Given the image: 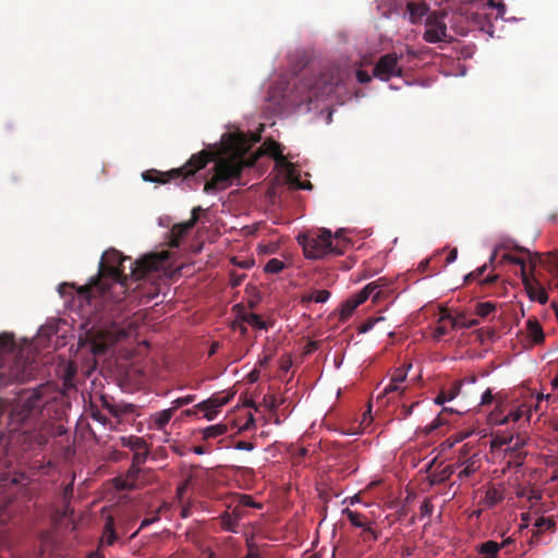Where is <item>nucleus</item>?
<instances>
[{"instance_id":"1","label":"nucleus","mask_w":558,"mask_h":558,"mask_svg":"<svg viewBox=\"0 0 558 558\" xmlns=\"http://www.w3.org/2000/svg\"><path fill=\"white\" fill-rule=\"evenodd\" d=\"M57 407L45 385L20 390L10 405V442L27 451L43 448L51 436L62 435L63 426L53 422L61 414Z\"/></svg>"},{"instance_id":"2","label":"nucleus","mask_w":558,"mask_h":558,"mask_svg":"<svg viewBox=\"0 0 558 558\" xmlns=\"http://www.w3.org/2000/svg\"><path fill=\"white\" fill-rule=\"evenodd\" d=\"M130 258H123L118 251H107L99 262L98 275L88 284L77 289V298L81 302L92 304L97 298L111 299V289L119 288L124 293L129 281L136 283L134 289L140 287V258L131 263L130 276L124 274V263Z\"/></svg>"},{"instance_id":"3","label":"nucleus","mask_w":558,"mask_h":558,"mask_svg":"<svg viewBox=\"0 0 558 558\" xmlns=\"http://www.w3.org/2000/svg\"><path fill=\"white\" fill-rule=\"evenodd\" d=\"M37 369L35 360L31 359L15 344L12 333L0 335V383H24L31 379Z\"/></svg>"},{"instance_id":"4","label":"nucleus","mask_w":558,"mask_h":558,"mask_svg":"<svg viewBox=\"0 0 558 558\" xmlns=\"http://www.w3.org/2000/svg\"><path fill=\"white\" fill-rule=\"evenodd\" d=\"M214 157V153L202 150L192 155L182 167L173 168L165 172L155 169L146 170L142 172V180L161 184L177 180H180L182 183L189 182L190 179H192L197 171L204 169Z\"/></svg>"},{"instance_id":"5","label":"nucleus","mask_w":558,"mask_h":558,"mask_svg":"<svg viewBox=\"0 0 558 558\" xmlns=\"http://www.w3.org/2000/svg\"><path fill=\"white\" fill-rule=\"evenodd\" d=\"M243 169L244 162L239 158L219 159L215 163L213 177L205 182L204 192L214 194L228 189L233 181L240 180Z\"/></svg>"},{"instance_id":"6","label":"nucleus","mask_w":558,"mask_h":558,"mask_svg":"<svg viewBox=\"0 0 558 558\" xmlns=\"http://www.w3.org/2000/svg\"><path fill=\"white\" fill-rule=\"evenodd\" d=\"M298 242L303 247L305 257L310 259L324 258L328 254H343V250L338 244L333 245L332 234L326 229L317 234H300Z\"/></svg>"},{"instance_id":"7","label":"nucleus","mask_w":558,"mask_h":558,"mask_svg":"<svg viewBox=\"0 0 558 558\" xmlns=\"http://www.w3.org/2000/svg\"><path fill=\"white\" fill-rule=\"evenodd\" d=\"M122 445L130 447L133 451V462L125 476H118L114 478V486L118 490H125L135 488L137 477L140 474V438L137 437H122Z\"/></svg>"},{"instance_id":"8","label":"nucleus","mask_w":558,"mask_h":558,"mask_svg":"<svg viewBox=\"0 0 558 558\" xmlns=\"http://www.w3.org/2000/svg\"><path fill=\"white\" fill-rule=\"evenodd\" d=\"M402 54L388 52L381 56L374 65L373 76L387 82L392 77H401L403 75V66L400 64Z\"/></svg>"},{"instance_id":"9","label":"nucleus","mask_w":558,"mask_h":558,"mask_svg":"<svg viewBox=\"0 0 558 558\" xmlns=\"http://www.w3.org/2000/svg\"><path fill=\"white\" fill-rule=\"evenodd\" d=\"M447 15V12L444 10L433 11L427 14L425 20V32L423 34V39L425 41L436 44L447 40V25L445 22Z\"/></svg>"},{"instance_id":"10","label":"nucleus","mask_w":558,"mask_h":558,"mask_svg":"<svg viewBox=\"0 0 558 558\" xmlns=\"http://www.w3.org/2000/svg\"><path fill=\"white\" fill-rule=\"evenodd\" d=\"M203 211L201 206L194 207L191 213V218L187 221L175 223L170 230L168 244L170 247H179L181 240L187 234V232L194 228L197 223L199 216Z\"/></svg>"},{"instance_id":"11","label":"nucleus","mask_w":558,"mask_h":558,"mask_svg":"<svg viewBox=\"0 0 558 558\" xmlns=\"http://www.w3.org/2000/svg\"><path fill=\"white\" fill-rule=\"evenodd\" d=\"M170 256L171 254L167 250L142 255V282L145 279L146 272L165 269L167 267L168 260L170 259Z\"/></svg>"},{"instance_id":"12","label":"nucleus","mask_w":558,"mask_h":558,"mask_svg":"<svg viewBox=\"0 0 558 558\" xmlns=\"http://www.w3.org/2000/svg\"><path fill=\"white\" fill-rule=\"evenodd\" d=\"M229 400V397L213 396L209 399L196 404V409H198V411L205 412V417L208 421H213L216 417L218 410L227 404Z\"/></svg>"},{"instance_id":"13","label":"nucleus","mask_w":558,"mask_h":558,"mask_svg":"<svg viewBox=\"0 0 558 558\" xmlns=\"http://www.w3.org/2000/svg\"><path fill=\"white\" fill-rule=\"evenodd\" d=\"M265 144L267 145L268 153L274 157L276 162L279 166H281V167L286 168L287 170L291 171L293 166L284 157V155L282 153L281 145L279 143L275 142V141H270V142L265 143Z\"/></svg>"},{"instance_id":"14","label":"nucleus","mask_w":558,"mask_h":558,"mask_svg":"<svg viewBox=\"0 0 558 558\" xmlns=\"http://www.w3.org/2000/svg\"><path fill=\"white\" fill-rule=\"evenodd\" d=\"M407 9L409 21L412 24L420 23L422 17L428 13V7L424 2H409Z\"/></svg>"},{"instance_id":"15","label":"nucleus","mask_w":558,"mask_h":558,"mask_svg":"<svg viewBox=\"0 0 558 558\" xmlns=\"http://www.w3.org/2000/svg\"><path fill=\"white\" fill-rule=\"evenodd\" d=\"M526 331L529 337L535 344H539L544 341L545 335L543 328L535 317H530L526 322Z\"/></svg>"},{"instance_id":"16","label":"nucleus","mask_w":558,"mask_h":558,"mask_svg":"<svg viewBox=\"0 0 558 558\" xmlns=\"http://www.w3.org/2000/svg\"><path fill=\"white\" fill-rule=\"evenodd\" d=\"M445 320H449L453 329L458 327L459 318H453L451 314H449L447 311H444L440 318L438 319V325L434 330V338L437 340L448 333L447 327L442 324Z\"/></svg>"},{"instance_id":"17","label":"nucleus","mask_w":558,"mask_h":558,"mask_svg":"<svg viewBox=\"0 0 558 558\" xmlns=\"http://www.w3.org/2000/svg\"><path fill=\"white\" fill-rule=\"evenodd\" d=\"M460 390L461 383L454 381L449 389L440 391V393L435 398V403L441 405L447 401L453 400L460 393Z\"/></svg>"},{"instance_id":"18","label":"nucleus","mask_w":558,"mask_h":558,"mask_svg":"<svg viewBox=\"0 0 558 558\" xmlns=\"http://www.w3.org/2000/svg\"><path fill=\"white\" fill-rule=\"evenodd\" d=\"M530 298L545 304L548 301L547 292L530 278V288L525 287Z\"/></svg>"},{"instance_id":"19","label":"nucleus","mask_w":558,"mask_h":558,"mask_svg":"<svg viewBox=\"0 0 558 558\" xmlns=\"http://www.w3.org/2000/svg\"><path fill=\"white\" fill-rule=\"evenodd\" d=\"M379 287V282H369L366 284L359 293H356L351 299L354 301L355 305H360L364 303L368 298H374V292Z\"/></svg>"},{"instance_id":"20","label":"nucleus","mask_w":558,"mask_h":558,"mask_svg":"<svg viewBox=\"0 0 558 558\" xmlns=\"http://www.w3.org/2000/svg\"><path fill=\"white\" fill-rule=\"evenodd\" d=\"M343 514L348 518L350 523L355 527L364 529L369 523L363 513L353 511L349 508H345L343 510Z\"/></svg>"},{"instance_id":"21","label":"nucleus","mask_w":558,"mask_h":558,"mask_svg":"<svg viewBox=\"0 0 558 558\" xmlns=\"http://www.w3.org/2000/svg\"><path fill=\"white\" fill-rule=\"evenodd\" d=\"M502 260H506L511 264L520 265L522 282H523L524 287L530 288V277L526 274V265H525L524 259L521 257H518V256L510 255V254H505L502 256Z\"/></svg>"},{"instance_id":"22","label":"nucleus","mask_w":558,"mask_h":558,"mask_svg":"<svg viewBox=\"0 0 558 558\" xmlns=\"http://www.w3.org/2000/svg\"><path fill=\"white\" fill-rule=\"evenodd\" d=\"M454 470L452 465H447L440 471H436L430 474L429 482L432 485L445 483L453 474Z\"/></svg>"},{"instance_id":"23","label":"nucleus","mask_w":558,"mask_h":558,"mask_svg":"<svg viewBox=\"0 0 558 558\" xmlns=\"http://www.w3.org/2000/svg\"><path fill=\"white\" fill-rule=\"evenodd\" d=\"M241 320L257 329H267V325L258 314L245 312L241 315Z\"/></svg>"},{"instance_id":"24","label":"nucleus","mask_w":558,"mask_h":558,"mask_svg":"<svg viewBox=\"0 0 558 558\" xmlns=\"http://www.w3.org/2000/svg\"><path fill=\"white\" fill-rule=\"evenodd\" d=\"M500 549L499 543L495 541H487L480 546V554L485 558H497V554Z\"/></svg>"},{"instance_id":"25","label":"nucleus","mask_w":558,"mask_h":558,"mask_svg":"<svg viewBox=\"0 0 558 558\" xmlns=\"http://www.w3.org/2000/svg\"><path fill=\"white\" fill-rule=\"evenodd\" d=\"M174 410L172 408L162 410L153 415V422L157 428H163L173 415Z\"/></svg>"},{"instance_id":"26","label":"nucleus","mask_w":558,"mask_h":558,"mask_svg":"<svg viewBox=\"0 0 558 558\" xmlns=\"http://www.w3.org/2000/svg\"><path fill=\"white\" fill-rule=\"evenodd\" d=\"M330 298V292L327 290H315L311 292L307 295L302 296V303H310V302H316V303H325Z\"/></svg>"},{"instance_id":"27","label":"nucleus","mask_w":558,"mask_h":558,"mask_svg":"<svg viewBox=\"0 0 558 558\" xmlns=\"http://www.w3.org/2000/svg\"><path fill=\"white\" fill-rule=\"evenodd\" d=\"M117 541V534L113 529L112 521H108L105 525L102 536L100 538V546H111Z\"/></svg>"},{"instance_id":"28","label":"nucleus","mask_w":558,"mask_h":558,"mask_svg":"<svg viewBox=\"0 0 558 558\" xmlns=\"http://www.w3.org/2000/svg\"><path fill=\"white\" fill-rule=\"evenodd\" d=\"M555 525V522L553 519L550 518H545V517H541L538 518L535 523H534V527L536 530H533V535H532V539L534 537H537L539 535L541 532L543 531H547V530H550L553 529Z\"/></svg>"},{"instance_id":"29","label":"nucleus","mask_w":558,"mask_h":558,"mask_svg":"<svg viewBox=\"0 0 558 558\" xmlns=\"http://www.w3.org/2000/svg\"><path fill=\"white\" fill-rule=\"evenodd\" d=\"M227 430H228V427L225 424L211 425V426L206 427L203 430V438L204 439L216 438L218 436L225 435L227 433Z\"/></svg>"},{"instance_id":"30","label":"nucleus","mask_w":558,"mask_h":558,"mask_svg":"<svg viewBox=\"0 0 558 558\" xmlns=\"http://www.w3.org/2000/svg\"><path fill=\"white\" fill-rule=\"evenodd\" d=\"M529 437L525 434H517L513 436V441L509 447L506 448V452L523 451L522 449L526 446Z\"/></svg>"},{"instance_id":"31","label":"nucleus","mask_w":558,"mask_h":558,"mask_svg":"<svg viewBox=\"0 0 558 558\" xmlns=\"http://www.w3.org/2000/svg\"><path fill=\"white\" fill-rule=\"evenodd\" d=\"M374 282H379V287L374 292V301L377 302L389 296L390 290L388 289V280L386 278H379Z\"/></svg>"},{"instance_id":"32","label":"nucleus","mask_w":558,"mask_h":558,"mask_svg":"<svg viewBox=\"0 0 558 558\" xmlns=\"http://www.w3.org/2000/svg\"><path fill=\"white\" fill-rule=\"evenodd\" d=\"M502 500V495L495 487H489L485 493V504L492 508Z\"/></svg>"},{"instance_id":"33","label":"nucleus","mask_w":558,"mask_h":558,"mask_svg":"<svg viewBox=\"0 0 558 558\" xmlns=\"http://www.w3.org/2000/svg\"><path fill=\"white\" fill-rule=\"evenodd\" d=\"M221 526L223 530L229 532H236L238 527V518L233 517L231 513L225 512L221 515Z\"/></svg>"},{"instance_id":"34","label":"nucleus","mask_w":558,"mask_h":558,"mask_svg":"<svg viewBox=\"0 0 558 558\" xmlns=\"http://www.w3.org/2000/svg\"><path fill=\"white\" fill-rule=\"evenodd\" d=\"M324 84L323 87H318L320 90H316L315 88H312L311 93L313 94V97H318L320 94L330 93L332 90V81L327 80L325 75H322L317 80V84Z\"/></svg>"},{"instance_id":"35","label":"nucleus","mask_w":558,"mask_h":558,"mask_svg":"<svg viewBox=\"0 0 558 558\" xmlns=\"http://www.w3.org/2000/svg\"><path fill=\"white\" fill-rule=\"evenodd\" d=\"M284 267L286 264L282 260L278 258H271L265 265L264 270L267 274H279L284 269Z\"/></svg>"},{"instance_id":"36","label":"nucleus","mask_w":558,"mask_h":558,"mask_svg":"<svg viewBox=\"0 0 558 558\" xmlns=\"http://www.w3.org/2000/svg\"><path fill=\"white\" fill-rule=\"evenodd\" d=\"M380 533L376 530H374L371 524L368 523L364 529H362L361 537L363 542L371 543L375 542L379 538Z\"/></svg>"},{"instance_id":"37","label":"nucleus","mask_w":558,"mask_h":558,"mask_svg":"<svg viewBox=\"0 0 558 558\" xmlns=\"http://www.w3.org/2000/svg\"><path fill=\"white\" fill-rule=\"evenodd\" d=\"M356 307H357V305H355V303L352 299L347 300L341 306V311H340L341 320H347L349 317H351V315L353 314V312L355 311Z\"/></svg>"},{"instance_id":"38","label":"nucleus","mask_w":558,"mask_h":558,"mask_svg":"<svg viewBox=\"0 0 558 558\" xmlns=\"http://www.w3.org/2000/svg\"><path fill=\"white\" fill-rule=\"evenodd\" d=\"M462 464H465V466L459 473L460 478L469 477L470 475L475 473L478 468L476 464V461L473 459H468V460L463 461Z\"/></svg>"},{"instance_id":"39","label":"nucleus","mask_w":558,"mask_h":558,"mask_svg":"<svg viewBox=\"0 0 558 558\" xmlns=\"http://www.w3.org/2000/svg\"><path fill=\"white\" fill-rule=\"evenodd\" d=\"M445 413H453L451 408H444L440 414L427 426V432L430 433L437 429L439 426L446 424V420L442 417Z\"/></svg>"},{"instance_id":"40","label":"nucleus","mask_w":558,"mask_h":558,"mask_svg":"<svg viewBox=\"0 0 558 558\" xmlns=\"http://www.w3.org/2000/svg\"><path fill=\"white\" fill-rule=\"evenodd\" d=\"M162 510H168V508L166 507V505L163 502H159L156 506V509L153 511L154 514L151 517H145L142 519V522H141L142 529H144L145 526L157 521L158 520L157 513L161 512Z\"/></svg>"},{"instance_id":"41","label":"nucleus","mask_w":558,"mask_h":558,"mask_svg":"<svg viewBox=\"0 0 558 558\" xmlns=\"http://www.w3.org/2000/svg\"><path fill=\"white\" fill-rule=\"evenodd\" d=\"M495 304L490 302L478 303L475 308V313L481 317H486L495 311Z\"/></svg>"},{"instance_id":"42","label":"nucleus","mask_w":558,"mask_h":558,"mask_svg":"<svg viewBox=\"0 0 558 558\" xmlns=\"http://www.w3.org/2000/svg\"><path fill=\"white\" fill-rule=\"evenodd\" d=\"M385 318L383 316L369 317L368 319H366L363 324H361L357 327V331L360 333H365V332L369 331L375 326V324H377L378 322H381Z\"/></svg>"},{"instance_id":"43","label":"nucleus","mask_w":558,"mask_h":558,"mask_svg":"<svg viewBox=\"0 0 558 558\" xmlns=\"http://www.w3.org/2000/svg\"><path fill=\"white\" fill-rule=\"evenodd\" d=\"M509 457V463L515 466H521L524 463V459L526 457L525 451H517V452H506Z\"/></svg>"},{"instance_id":"44","label":"nucleus","mask_w":558,"mask_h":558,"mask_svg":"<svg viewBox=\"0 0 558 558\" xmlns=\"http://www.w3.org/2000/svg\"><path fill=\"white\" fill-rule=\"evenodd\" d=\"M512 441H513V435H507V434L496 435L493 440V446L494 447H501V446L509 447V445H511Z\"/></svg>"},{"instance_id":"45","label":"nucleus","mask_w":558,"mask_h":558,"mask_svg":"<svg viewBox=\"0 0 558 558\" xmlns=\"http://www.w3.org/2000/svg\"><path fill=\"white\" fill-rule=\"evenodd\" d=\"M409 368H411V364L408 366L407 369L403 367L397 368L392 374L391 379L398 384L403 383L407 379Z\"/></svg>"},{"instance_id":"46","label":"nucleus","mask_w":558,"mask_h":558,"mask_svg":"<svg viewBox=\"0 0 558 558\" xmlns=\"http://www.w3.org/2000/svg\"><path fill=\"white\" fill-rule=\"evenodd\" d=\"M195 400V396L194 395H189V396H185V397H181V398H178L173 401V407L172 409L175 411L177 409L183 407V405H187L190 403H192L193 401Z\"/></svg>"},{"instance_id":"47","label":"nucleus","mask_w":558,"mask_h":558,"mask_svg":"<svg viewBox=\"0 0 558 558\" xmlns=\"http://www.w3.org/2000/svg\"><path fill=\"white\" fill-rule=\"evenodd\" d=\"M486 269H487V264H484L483 266L478 267L474 271L468 274L465 276V281L478 280L483 276V274L485 272Z\"/></svg>"},{"instance_id":"48","label":"nucleus","mask_w":558,"mask_h":558,"mask_svg":"<svg viewBox=\"0 0 558 558\" xmlns=\"http://www.w3.org/2000/svg\"><path fill=\"white\" fill-rule=\"evenodd\" d=\"M245 274H239L236 271H230V284L232 288L239 287L245 279Z\"/></svg>"},{"instance_id":"49","label":"nucleus","mask_w":558,"mask_h":558,"mask_svg":"<svg viewBox=\"0 0 558 558\" xmlns=\"http://www.w3.org/2000/svg\"><path fill=\"white\" fill-rule=\"evenodd\" d=\"M231 263L236 266V267H240L242 269H250L251 267L254 266V260L253 259H239L238 257H232L231 258Z\"/></svg>"},{"instance_id":"50","label":"nucleus","mask_w":558,"mask_h":558,"mask_svg":"<svg viewBox=\"0 0 558 558\" xmlns=\"http://www.w3.org/2000/svg\"><path fill=\"white\" fill-rule=\"evenodd\" d=\"M523 413H524V412H523V410L519 409V410H517V411H514V412H512V413L508 414L507 416H505V417L500 421V423H501V424H506V423H508V422H510V421H512V422H518V421L522 417Z\"/></svg>"},{"instance_id":"51","label":"nucleus","mask_w":558,"mask_h":558,"mask_svg":"<svg viewBox=\"0 0 558 558\" xmlns=\"http://www.w3.org/2000/svg\"><path fill=\"white\" fill-rule=\"evenodd\" d=\"M433 509H434V506L433 504L430 502L429 499H425L421 507H420V511H421V515L424 517V515H430L433 513Z\"/></svg>"},{"instance_id":"52","label":"nucleus","mask_w":558,"mask_h":558,"mask_svg":"<svg viewBox=\"0 0 558 558\" xmlns=\"http://www.w3.org/2000/svg\"><path fill=\"white\" fill-rule=\"evenodd\" d=\"M397 391L403 392V391H404V388H401V387H400V384L395 383L392 379H390V383H389V385L384 389L383 395H389V393H391V392H397Z\"/></svg>"},{"instance_id":"53","label":"nucleus","mask_w":558,"mask_h":558,"mask_svg":"<svg viewBox=\"0 0 558 558\" xmlns=\"http://www.w3.org/2000/svg\"><path fill=\"white\" fill-rule=\"evenodd\" d=\"M356 78L361 84L371 82V75L364 70L356 71Z\"/></svg>"},{"instance_id":"54","label":"nucleus","mask_w":558,"mask_h":558,"mask_svg":"<svg viewBox=\"0 0 558 558\" xmlns=\"http://www.w3.org/2000/svg\"><path fill=\"white\" fill-rule=\"evenodd\" d=\"M493 393H492V390L490 389H486L483 395H482V400H481V404L482 405H487L489 403H492L493 401Z\"/></svg>"},{"instance_id":"55","label":"nucleus","mask_w":558,"mask_h":558,"mask_svg":"<svg viewBox=\"0 0 558 558\" xmlns=\"http://www.w3.org/2000/svg\"><path fill=\"white\" fill-rule=\"evenodd\" d=\"M235 448L239 449V450H246V451H251L254 449V445L250 441H244V440H241V441H238L235 444Z\"/></svg>"},{"instance_id":"56","label":"nucleus","mask_w":558,"mask_h":558,"mask_svg":"<svg viewBox=\"0 0 558 558\" xmlns=\"http://www.w3.org/2000/svg\"><path fill=\"white\" fill-rule=\"evenodd\" d=\"M247 546H248V551L244 558H260L257 548L253 544L247 543Z\"/></svg>"},{"instance_id":"57","label":"nucleus","mask_w":558,"mask_h":558,"mask_svg":"<svg viewBox=\"0 0 558 558\" xmlns=\"http://www.w3.org/2000/svg\"><path fill=\"white\" fill-rule=\"evenodd\" d=\"M497 0H488L490 7L497 8L498 13L502 15L506 11V5L502 2H496Z\"/></svg>"},{"instance_id":"58","label":"nucleus","mask_w":558,"mask_h":558,"mask_svg":"<svg viewBox=\"0 0 558 558\" xmlns=\"http://www.w3.org/2000/svg\"><path fill=\"white\" fill-rule=\"evenodd\" d=\"M73 495V483H70L68 485L64 486L63 488V492H62V496H63V499H70Z\"/></svg>"},{"instance_id":"59","label":"nucleus","mask_w":558,"mask_h":558,"mask_svg":"<svg viewBox=\"0 0 558 558\" xmlns=\"http://www.w3.org/2000/svg\"><path fill=\"white\" fill-rule=\"evenodd\" d=\"M92 417L102 424H106L107 422V417L100 412V410L93 411Z\"/></svg>"},{"instance_id":"60","label":"nucleus","mask_w":558,"mask_h":558,"mask_svg":"<svg viewBox=\"0 0 558 558\" xmlns=\"http://www.w3.org/2000/svg\"><path fill=\"white\" fill-rule=\"evenodd\" d=\"M430 259L426 258L420 262L416 271L424 274L429 267Z\"/></svg>"},{"instance_id":"61","label":"nucleus","mask_w":558,"mask_h":558,"mask_svg":"<svg viewBox=\"0 0 558 558\" xmlns=\"http://www.w3.org/2000/svg\"><path fill=\"white\" fill-rule=\"evenodd\" d=\"M76 369H73L71 366L68 367V369H64V379L65 381H71L72 378L75 376Z\"/></svg>"},{"instance_id":"62","label":"nucleus","mask_w":558,"mask_h":558,"mask_svg":"<svg viewBox=\"0 0 558 558\" xmlns=\"http://www.w3.org/2000/svg\"><path fill=\"white\" fill-rule=\"evenodd\" d=\"M457 257H458V250L457 248H452L449 252V254H448V256L446 258V263L447 264H451V263H453L457 259Z\"/></svg>"},{"instance_id":"63","label":"nucleus","mask_w":558,"mask_h":558,"mask_svg":"<svg viewBox=\"0 0 558 558\" xmlns=\"http://www.w3.org/2000/svg\"><path fill=\"white\" fill-rule=\"evenodd\" d=\"M187 485H189V481L182 485H180L178 488H177V495L178 497L180 498V500L183 499V496L187 489Z\"/></svg>"},{"instance_id":"64","label":"nucleus","mask_w":558,"mask_h":558,"mask_svg":"<svg viewBox=\"0 0 558 558\" xmlns=\"http://www.w3.org/2000/svg\"><path fill=\"white\" fill-rule=\"evenodd\" d=\"M253 426H255V418H254L253 414L251 413L247 417V421L243 425L242 429L247 430V429L252 428Z\"/></svg>"}]
</instances>
